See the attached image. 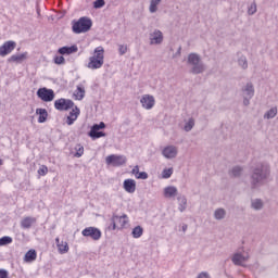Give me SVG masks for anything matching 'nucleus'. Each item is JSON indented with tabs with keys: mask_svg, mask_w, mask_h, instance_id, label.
<instances>
[{
	"mask_svg": "<svg viewBox=\"0 0 278 278\" xmlns=\"http://www.w3.org/2000/svg\"><path fill=\"white\" fill-rule=\"evenodd\" d=\"M36 257H37L36 250H29L28 252H26V254L24 256V261L25 262H35Z\"/></svg>",
	"mask_w": 278,
	"mask_h": 278,
	"instance_id": "nucleus-29",
	"label": "nucleus"
},
{
	"mask_svg": "<svg viewBox=\"0 0 278 278\" xmlns=\"http://www.w3.org/2000/svg\"><path fill=\"white\" fill-rule=\"evenodd\" d=\"M34 223H36V218L35 217H25L21 222V227H22V229H30L31 225H34Z\"/></svg>",
	"mask_w": 278,
	"mask_h": 278,
	"instance_id": "nucleus-25",
	"label": "nucleus"
},
{
	"mask_svg": "<svg viewBox=\"0 0 278 278\" xmlns=\"http://www.w3.org/2000/svg\"><path fill=\"white\" fill-rule=\"evenodd\" d=\"M143 110H153L155 106V97L151 94H143L140 99Z\"/></svg>",
	"mask_w": 278,
	"mask_h": 278,
	"instance_id": "nucleus-12",
	"label": "nucleus"
},
{
	"mask_svg": "<svg viewBox=\"0 0 278 278\" xmlns=\"http://www.w3.org/2000/svg\"><path fill=\"white\" fill-rule=\"evenodd\" d=\"M118 51L121 55H125V53H127V46L121 45Z\"/></svg>",
	"mask_w": 278,
	"mask_h": 278,
	"instance_id": "nucleus-44",
	"label": "nucleus"
},
{
	"mask_svg": "<svg viewBox=\"0 0 278 278\" xmlns=\"http://www.w3.org/2000/svg\"><path fill=\"white\" fill-rule=\"evenodd\" d=\"M14 49H16V41H13V40L5 41L0 47V58H5V55H10V53H12Z\"/></svg>",
	"mask_w": 278,
	"mask_h": 278,
	"instance_id": "nucleus-11",
	"label": "nucleus"
},
{
	"mask_svg": "<svg viewBox=\"0 0 278 278\" xmlns=\"http://www.w3.org/2000/svg\"><path fill=\"white\" fill-rule=\"evenodd\" d=\"M142 233H144V229L141 226H136L132 231V238H142Z\"/></svg>",
	"mask_w": 278,
	"mask_h": 278,
	"instance_id": "nucleus-31",
	"label": "nucleus"
},
{
	"mask_svg": "<svg viewBox=\"0 0 278 278\" xmlns=\"http://www.w3.org/2000/svg\"><path fill=\"white\" fill-rule=\"evenodd\" d=\"M180 54H181V47L178 48L176 55H180Z\"/></svg>",
	"mask_w": 278,
	"mask_h": 278,
	"instance_id": "nucleus-50",
	"label": "nucleus"
},
{
	"mask_svg": "<svg viewBox=\"0 0 278 278\" xmlns=\"http://www.w3.org/2000/svg\"><path fill=\"white\" fill-rule=\"evenodd\" d=\"M100 129H105V123L100 122L99 124H94L88 132V136L92 138V140L105 138V132L99 131Z\"/></svg>",
	"mask_w": 278,
	"mask_h": 278,
	"instance_id": "nucleus-8",
	"label": "nucleus"
},
{
	"mask_svg": "<svg viewBox=\"0 0 278 278\" xmlns=\"http://www.w3.org/2000/svg\"><path fill=\"white\" fill-rule=\"evenodd\" d=\"M105 162L109 166H114V167L125 166L127 164V156L111 154L106 156Z\"/></svg>",
	"mask_w": 278,
	"mask_h": 278,
	"instance_id": "nucleus-5",
	"label": "nucleus"
},
{
	"mask_svg": "<svg viewBox=\"0 0 278 278\" xmlns=\"http://www.w3.org/2000/svg\"><path fill=\"white\" fill-rule=\"evenodd\" d=\"M55 244H56V247H59V245L62 244V242H60V238H56V239H55Z\"/></svg>",
	"mask_w": 278,
	"mask_h": 278,
	"instance_id": "nucleus-49",
	"label": "nucleus"
},
{
	"mask_svg": "<svg viewBox=\"0 0 278 278\" xmlns=\"http://www.w3.org/2000/svg\"><path fill=\"white\" fill-rule=\"evenodd\" d=\"M80 114L79 108L75 106L71 112L70 115L67 116L66 124L67 125H73L78 118Z\"/></svg>",
	"mask_w": 278,
	"mask_h": 278,
	"instance_id": "nucleus-19",
	"label": "nucleus"
},
{
	"mask_svg": "<svg viewBox=\"0 0 278 278\" xmlns=\"http://www.w3.org/2000/svg\"><path fill=\"white\" fill-rule=\"evenodd\" d=\"M182 231H184V233H186V231H188V226L186 224L182 225Z\"/></svg>",
	"mask_w": 278,
	"mask_h": 278,
	"instance_id": "nucleus-48",
	"label": "nucleus"
},
{
	"mask_svg": "<svg viewBox=\"0 0 278 278\" xmlns=\"http://www.w3.org/2000/svg\"><path fill=\"white\" fill-rule=\"evenodd\" d=\"M173 175V168H165L162 172L163 179H169V177Z\"/></svg>",
	"mask_w": 278,
	"mask_h": 278,
	"instance_id": "nucleus-38",
	"label": "nucleus"
},
{
	"mask_svg": "<svg viewBox=\"0 0 278 278\" xmlns=\"http://www.w3.org/2000/svg\"><path fill=\"white\" fill-rule=\"evenodd\" d=\"M77 51H79V48H77L76 45L71 47L64 46L58 50V53H60V55H71L73 53H77Z\"/></svg>",
	"mask_w": 278,
	"mask_h": 278,
	"instance_id": "nucleus-18",
	"label": "nucleus"
},
{
	"mask_svg": "<svg viewBox=\"0 0 278 278\" xmlns=\"http://www.w3.org/2000/svg\"><path fill=\"white\" fill-rule=\"evenodd\" d=\"M177 187L175 186H168L164 188L165 199H173L174 197H177Z\"/></svg>",
	"mask_w": 278,
	"mask_h": 278,
	"instance_id": "nucleus-21",
	"label": "nucleus"
},
{
	"mask_svg": "<svg viewBox=\"0 0 278 278\" xmlns=\"http://www.w3.org/2000/svg\"><path fill=\"white\" fill-rule=\"evenodd\" d=\"M75 157H81L84 155V148L81 144H78L76 148Z\"/></svg>",
	"mask_w": 278,
	"mask_h": 278,
	"instance_id": "nucleus-39",
	"label": "nucleus"
},
{
	"mask_svg": "<svg viewBox=\"0 0 278 278\" xmlns=\"http://www.w3.org/2000/svg\"><path fill=\"white\" fill-rule=\"evenodd\" d=\"M242 173H244V168L242 166H235L229 172L230 177H241Z\"/></svg>",
	"mask_w": 278,
	"mask_h": 278,
	"instance_id": "nucleus-27",
	"label": "nucleus"
},
{
	"mask_svg": "<svg viewBox=\"0 0 278 278\" xmlns=\"http://www.w3.org/2000/svg\"><path fill=\"white\" fill-rule=\"evenodd\" d=\"M0 166H3V160L0 159Z\"/></svg>",
	"mask_w": 278,
	"mask_h": 278,
	"instance_id": "nucleus-52",
	"label": "nucleus"
},
{
	"mask_svg": "<svg viewBox=\"0 0 278 278\" xmlns=\"http://www.w3.org/2000/svg\"><path fill=\"white\" fill-rule=\"evenodd\" d=\"M238 64H239V66H241V68H243V70L249 68V62L247 61V56H244V55H242V56L239 58Z\"/></svg>",
	"mask_w": 278,
	"mask_h": 278,
	"instance_id": "nucleus-33",
	"label": "nucleus"
},
{
	"mask_svg": "<svg viewBox=\"0 0 278 278\" xmlns=\"http://www.w3.org/2000/svg\"><path fill=\"white\" fill-rule=\"evenodd\" d=\"M48 173H49V167H47L46 165H42L38 169V175H41V177H45V175H47Z\"/></svg>",
	"mask_w": 278,
	"mask_h": 278,
	"instance_id": "nucleus-40",
	"label": "nucleus"
},
{
	"mask_svg": "<svg viewBox=\"0 0 278 278\" xmlns=\"http://www.w3.org/2000/svg\"><path fill=\"white\" fill-rule=\"evenodd\" d=\"M36 114H38V123H47V118H49V113L47 109H37Z\"/></svg>",
	"mask_w": 278,
	"mask_h": 278,
	"instance_id": "nucleus-24",
	"label": "nucleus"
},
{
	"mask_svg": "<svg viewBox=\"0 0 278 278\" xmlns=\"http://www.w3.org/2000/svg\"><path fill=\"white\" fill-rule=\"evenodd\" d=\"M111 220L113 222V229H123V227L128 223L126 214L122 216L113 215Z\"/></svg>",
	"mask_w": 278,
	"mask_h": 278,
	"instance_id": "nucleus-13",
	"label": "nucleus"
},
{
	"mask_svg": "<svg viewBox=\"0 0 278 278\" xmlns=\"http://www.w3.org/2000/svg\"><path fill=\"white\" fill-rule=\"evenodd\" d=\"M277 106H273L270 110H268L265 114H264V118H266L267 121H270V118H275V116H277Z\"/></svg>",
	"mask_w": 278,
	"mask_h": 278,
	"instance_id": "nucleus-30",
	"label": "nucleus"
},
{
	"mask_svg": "<svg viewBox=\"0 0 278 278\" xmlns=\"http://www.w3.org/2000/svg\"><path fill=\"white\" fill-rule=\"evenodd\" d=\"M27 52H23L21 54H13L8 59V62H16V64H21L22 62H25L27 60Z\"/></svg>",
	"mask_w": 278,
	"mask_h": 278,
	"instance_id": "nucleus-20",
	"label": "nucleus"
},
{
	"mask_svg": "<svg viewBox=\"0 0 278 278\" xmlns=\"http://www.w3.org/2000/svg\"><path fill=\"white\" fill-rule=\"evenodd\" d=\"M227 216V211L223 207L216 208L214 211V218L215 220H224V218Z\"/></svg>",
	"mask_w": 278,
	"mask_h": 278,
	"instance_id": "nucleus-26",
	"label": "nucleus"
},
{
	"mask_svg": "<svg viewBox=\"0 0 278 278\" xmlns=\"http://www.w3.org/2000/svg\"><path fill=\"white\" fill-rule=\"evenodd\" d=\"M109 229H111L112 231L115 230V229H114V222H113V220H111V225L109 226Z\"/></svg>",
	"mask_w": 278,
	"mask_h": 278,
	"instance_id": "nucleus-47",
	"label": "nucleus"
},
{
	"mask_svg": "<svg viewBox=\"0 0 278 278\" xmlns=\"http://www.w3.org/2000/svg\"><path fill=\"white\" fill-rule=\"evenodd\" d=\"M255 96V88H253L252 83H248L243 88H242V97H243V105L248 106L251 104V100Z\"/></svg>",
	"mask_w": 278,
	"mask_h": 278,
	"instance_id": "nucleus-6",
	"label": "nucleus"
},
{
	"mask_svg": "<svg viewBox=\"0 0 278 278\" xmlns=\"http://www.w3.org/2000/svg\"><path fill=\"white\" fill-rule=\"evenodd\" d=\"M231 260L235 266H247L244 265V262L249 261V255H243L242 253H235Z\"/></svg>",
	"mask_w": 278,
	"mask_h": 278,
	"instance_id": "nucleus-16",
	"label": "nucleus"
},
{
	"mask_svg": "<svg viewBox=\"0 0 278 278\" xmlns=\"http://www.w3.org/2000/svg\"><path fill=\"white\" fill-rule=\"evenodd\" d=\"M197 278H212V277L210 276V273H207V271H202V273H200V274L198 275Z\"/></svg>",
	"mask_w": 278,
	"mask_h": 278,
	"instance_id": "nucleus-45",
	"label": "nucleus"
},
{
	"mask_svg": "<svg viewBox=\"0 0 278 278\" xmlns=\"http://www.w3.org/2000/svg\"><path fill=\"white\" fill-rule=\"evenodd\" d=\"M164 42V34L160 29L150 33V45H162Z\"/></svg>",
	"mask_w": 278,
	"mask_h": 278,
	"instance_id": "nucleus-15",
	"label": "nucleus"
},
{
	"mask_svg": "<svg viewBox=\"0 0 278 278\" xmlns=\"http://www.w3.org/2000/svg\"><path fill=\"white\" fill-rule=\"evenodd\" d=\"M194 127V118H189L188 122L185 124V131H192Z\"/></svg>",
	"mask_w": 278,
	"mask_h": 278,
	"instance_id": "nucleus-35",
	"label": "nucleus"
},
{
	"mask_svg": "<svg viewBox=\"0 0 278 278\" xmlns=\"http://www.w3.org/2000/svg\"><path fill=\"white\" fill-rule=\"evenodd\" d=\"M7 244H12V237H2L0 238V247H5Z\"/></svg>",
	"mask_w": 278,
	"mask_h": 278,
	"instance_id": "nucleus-36",
	"label": "nucleus"
},
{
	"mask_svg": "<svg viewBox=\"0 0 278 278\" xmlns=\"http://www.w3.org/2000/svg\"><path fill=\"white\" fill-rule=\"evenodd\" d=\"M250 184L252 190L264 186V181L268 180L270 177V165L266 162H258L251 168Z\"/></svg>",
	"mask_w": 278,
	"mask_h": 278,
	"instance_id": "nucleus-1",
	"label": "nucleus"
},
{
	"mask_svg": "<svg viewBox=\"0 0 278 278\" xmlns=\"http://www.w3.org/2000/svg\"><path fill=\"white\" fill-rule=\"evenodd\" d=\"M177 153H179V150L175 146H167L162 150V155L166 160H175Z\"/></svg>",
	"mask_w": 278,
	"mask_h": 278,
	"instance_id": "nucleus-14",
	"label": "nucleus"
},
{
	"mask_svg": "<svg viewBox=\"0 0 278 278\" xmlns=\"http://www.w3.org/2000/svg\"><path fill=\"white\" fill-rule=\"evenodd\" d=\"M72 31L74 34H86V31H90L92 28V20L88 16H83L77 21L72 22Z\"/></svg>",
	"mask_w": 278,
	"mask_h": 278,
	"instance_id": "nucleus-4",
	"label": "nucleus"
},
{
	"mask_svg": "<svg viewBox=\"0 0 278 278\" xmlns=\"http://www.w3.org/2000/svg\"><path fill=\"white\" fill-rule=\"evenodd\" d=\"M37 14L38 16H40V9H37Z\"/></svg>",
	"mask_w": 278,
	"mask_h": 278,
	"instance_id": "nucleus-51",
	"label": "nucleus"
},
{
	"mask_svg": "<svg viewBox=\"0 0 278 278\" xmlns=\"http://www.w3.org/2000/svg\"><path fill=\"white\" fill-rule=\"evenodd\" d=\"M136 179H149V174H147V172H139V174L136 175Z\"/></svg>",
	"mask_w": 278,
	"mask_h": 278,
	"instance_id": "nucleus-43",
	"label": "nucleus"
},
{
	"mask_svg": "<svg viewBox=\"0 0 278 278\" xmlns=\"http://www.w3.org/2000/svg\"><path fill=\"white\" fill-rule=\"evenodd\" d=\"M177 201H178V210L179 212H186V208L188 207V199H186V195H181L179 194L177 197Z\"/></svg>",
	"mask_w": 278,
	"mask_h": 278,
	"instance_id": "nucleus-23",
	"label": "nucleus"
},
{
	"mask_svg": "<svg viewBox=\"0 0 278 278\" xmlns=\"http://www.w3.org/2000/svg\"><path fill=\"white\" fill-rule=\"evenodd\" d=\"M103 5H105V0H96L93 2V8H96V10L103 8Z\"/></svg>",
	"mask_w": 278,
	"mask_h": 278,
	"instance_id": "nucleus-41",
	"label": "nucleus"
},
{
	"mask_svg": "<svg viewBox=\"0 0 278 278\" xmlns=\"http://www.w3.org/2000/svg\"><path fill=\"white\" fill-rule=\"evenodd\" d=\"M37 97L41 101H45V103H51V101L55 99V92L53 91V89H48L43 87L37 90Z\"/></svg>",
	"mask_w": 278,
	"mask_h": 278,
	"instance_id": "nucleus-7",
	"label": "nucleus"
},
{
	"mask_svg": "<svg viewBox=\"0 0 278 278\" xmlns=\"http://www.w3.org/2000/svg\"><path fill=\"white\" fill-rule=\"evenodd\" d=\"M59 253L64 255V253H68V243L66 241H61V244L58 245Z\"/></svg>",
	"mask_w": 278,
	"mask_h": 278,
	"instance_id": "nucleus-32",
	"label": "nucleus"
},
{
	"mask_svg": "<svg viewBox=\"0 0 278 278\" xmlns=\"http://www.w3.org/2000/svg\"><path fill=\"white\" fill-rule=\"evenodd\" d=\"M187 64L190 66L189 73L191 75H201L204 71H207V66L201 60V55L198 53H190L187 58Z\"/></svg>",
	"mask_w": 278,
	"mask_h": 278,
	"instance_id": "nucleus-2",
	"label": "nucleus"
},
{
	"mask_svg": "<svg viewBox=\"0 0 278 278\" xmlns=\"http://www.w3.org/2000/svg\"><path fill=\"white\" fill-rule=\"evenodd\" d=\"M75 96L77 97L78 101H81V99L86 97V90L78 86Z\"/></svg>",
	"mask_w": 278,
	"mask_h": 278,
	"instance_id": "nucleus-34",
	"label": "nucleus"
},
{
	"mask_svg": "<svg viewBox=\"0 0 278 278\" xmlns=\"http://www.w3.org/2000/svg\"><path fill=\"white\" fill-rule=\"evenodd\" d=\"M255 12H257V3L252 2L251 5L248 9V14L250 16H253V14H255Z\"/></svg>",
	"mask_w": 278,
	"mask_h": 278,
	"instance_id": "nucleus-37",
	"label": "nucleus"
},
{
	"mask_svg": "<svg viewBox=\"0 0 278 278\" xmlns=\"http://www.w3.org/2000/svg\"><path fill=\"white\" fill-rule=\"evenodd\" d=\"M139 173H140V166L136 165L132 168L131 174L136 176V175H139Z\"/></svg>",
	"mask_w": 278,
	"mask_h": 278,
	"instance_id": "nucleus-46",
	"label": "nucleus"
},
{
	"mask_svg": "<svg viewBox=\"0 0 278 278\" xmlns=\"http://www.w3.org/2000/svg\"><path fill=\"white\" fill-rule=\"evenodd\" d=\"M123 188L128 194H134L136 192V180L131 178L124 180Z\"/></svg>",
	"mask_w": 278,
	"mask_h": 278,
	"instance_id": "nucleus-17",
	"label": "nucleus"
},
{
	"mask_svg": "<svg viewBox=\"0 0 278 278\" xmlns=\"http://www.w3.org/2000/svg\"><path fill=\"white\" fill-rule=\"evenodd\" d=\"M54 64H58V65L66 64V59H64L62 55L61 56H55L54 58Z\"/></svg>",
	"mask_w": 278,
	"mask_h": 278,
	"instance_id": "nucleus-42",
	"label": "nucleus"
},
{
	"mask_svg": "<svg viewBox=\"0 0 278 278\" xmlns=\"http://www.w3.org/2000/svg\"><path fill=\"white\" fill-rule=\"evenodd\" d=\"M85 238H91V240H101V230L97 227H87L81 231Z\"/></svg>",
	"mask_w": 278,
	"mask_h": 278,
	"instance_id": "nucleus-10",
	"label": "nucleus"
},
{
	"mask_svg": "<svg viewBox=\"0 0 278 278\" xmlns=\"http://www.w3.org/2000/svg\"><path fill=\"white\" fill-rule=\"evenodd\" d=\"M162 3V0H151L149 5L150 14H155L157 12V5Z\"/></svg>",
	"mask_w": 278,
	"mask_h": 278,
	"instance_id": "nucleus-28",
	"label": "nucleus"
},
{
	"mask_svg": "<svg viewBox=\"0 0 278 278\" xmlns=\"http://www.w3.org/2000/svg\"><path fill=\"white\" fill-rule=\"evenodd\" d=\"M251 208L255 212H261V210H264V200L262 199H252L251 200Z\"/></svg>",
	"mask_w": 278,
	"mask_h": 278,
	"instance_id": "nucleus-22",
	"label": "nucleus"
},
{
	"mask_svg": "<svg viewBox=\"0 0 278 278\" xmlns=\"http://www.w3.org/2000/svg\"><path fill=\"white\" fill-rule=\"evenodd\" d=\"M105 50L103 47H98L94 49V54L89 58V62L87 64V68H90L91 71H97L101 68L104 64V55Z\"/></svg>",
	"mask_w": 278,
	"mask_h": 278,
	"instance_id": "nucleus-3",
	"label": "nucleus"
},
{
	"mask_svg": "<svg viewBox=\"0 0 278 278\" xmlns=\"http://www.w3.org/2000/svg\"><path fill=\"white\" fill-rule=\"evenodd\" d=\"M74 105L75 102H73V100H66L64 98L54 101V108L55 110H59V112H66L67 110L73 109Z\"/></svg>",
	"mask_w": 278,
	"mask_h": 278,
	"instance_id": "nucleus-9",
	"label": "nucleus"
}]
</instances>
